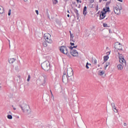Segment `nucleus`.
<instances>
[{
	"mask_svg": "<svg viewBox=\"0 0 128 128\" xmlns=\"http://www.w3.org/2000/svg\"><path fill=\"white\" fill-rule=\"evenodd\" d=\"M41 66L44 70L48 72L50 68V64L48 60H46L41 64Z\"/></svg>",
	"mask_w": 128,
	"mask_h": 128,
	"instance_id": "f257e3e1",
	"label": "nucleus"
},
{
	"mask_svg": "<svg viewBox=\"0 0 128 128\" xmlns=\"http://www.w3.org/2000/svg\"><path fill=\"white\" fill-rule=\"evenodd\" d=\"M20 106L24 112H32L30 106L26 104L20 105Z\"/></svg>",
	"mask_w": 128,
	"mask_h": 128,
	"instance_id": "f03ea898",
	"label": "nucleus"
},
{
	"mask_svg": "<svg viewBox=\"0 0 128 128\" xmlns=\"http://www.w3.org/2000/svg\"><path fill=\"white\" fill-rule=\"evenodd\" d=\"M60 52L62 54H66L68 58H70L72 56H70V54L68 53V48L66 46H62L60 47Z\"/></svg>",
	"mask_w": 128,
	"mask_h": 128,
	"instance_id": "7ed1b4c3",
	"label": "nucleus"
},
{
	"mask_svg": "<svg viewBox=\"0 0 128 128\" xmlns=\"http://www.w3.org/2000/svg\"><path fill=\"white\" fill-rule=\"evenodd\" d=\"M50 34H44V38L48 44H52V40L50 38Z\"/></svg>",
	"mask_w": 128,
	"mask_h": 128,
	"instance_id": "20e7f679",
	"label": "nucleus"
},
{
	"mask_svg": "<svg viewBox=\"0 0 128 128\" xmlns=\"http://www.w3.org/2000/svg\"><path fill=\"white\" fill-rule=\"evenodd\" d=\"M122 10V8L120 7V8H118V7L116 6L114 7V14H118V16H120V10Z\"/></svg>",
	"mask_w": 128,
	"mask_h": 128,
	"instance_id": "39448f33",
	"label": "nucleus"
},
{
	"mask_svg": "<svg viewBox=\"0 0 128 128\" xmlns=\"http://www.w3.org/2000/svg\"><path fill=\"white\" fill-rule=\"evenodd\" d=\"M114 48L118 50H122V46L120 43L117 42L114 45Z\"/></svg>",
	"mask_w": 128,
	"mask_h": 128,
	"instance_id": "423d86ee",
	"label": "nucleus"
},
{
	"mask_svg": "<svg viewBox=\"0 0 128 128\" xmlns=\"http://www.w3.org/2000/svg\"><path fill=\"white\" fill-rule=\"evenodd\" d=\"M67 76L68 78H70L74 76V71L72 68L67 70Z\"/></svg>",
	"mask_w": 128,
	"mask_h": 128,
	"instance_id": "0eeeda50",
	"label": "nucleus"
},
{
	"mask_svg": "<svg viewBox=\"0 0 128 128\" xmlns=\"http://www.w3.org/2000/svg\"><path fill=\"white\" fill-rule=\"evenodd\" d=\"M70 54L72 56H78V52L76 50H70Z\"/></svg>",
	"mask_w": 128,
	"mask_h": 128,
	"instance_id": "6e6552de",
	"label": "nucleus"
},
{
	"mask_svg": "<svg viewBox=\"0 0 128 128\" xmlns=\"http://www.w3.org/2000/svg\"><path fill=\"white\" fill-rule=\"evenodd\" d=\"M62 82H68V76L66 72H64L63 73V76L62 77Z\"/></svg>",
	"mask_w": 128,
	"mask_h": 128,
	"instance_id": "1a4fd4ad",
	"label": "nucleus"
},
{
	"mask_svg": "<svg viewBox=\"0 0 128 128\" xmlns=\"http://www.w3.org/2000/svg\"><path fill=\"white\" fill-rule=\"evenodd\" d=\"M106 18V15L104 14V12L102 11L100 12V20H104Z\"/></svg>",
	"mask_w": 128,
	"mask_h": 128,
	"instance_id": "9d476101",
	"label": "nucleus"
},
{
	"mask_svg": "<svg viewBox=\"0 0 128 128\" xmlns=\"http://www.w3.org/2000/svg\"><path fill=\"white\" fill-rule=\"evenodd\" d=\"M74 12L76 14L77 20H79V18H80V14H78V10L74 8Z\"/></svg>",
	"mask_w": 128,
	"mask_h": 128,
	"instance_id": "9b49d317",
	"label": "nucleus"
},
{
	"mask_svg": "<svg viewBox=\"0 0 128 128\" xmlns=\"http://www.w3.org/2000/svg\"><path fill=\"white\" fill-rule=\"evenodd\" d=\"M120 62L124 66H126V62L124 58L122 59V60H120Z\"/></svg>",
	"mask_w": 128,
	"mask_h": 128,
	"instance_id": "f8f14e48",
	"label": "nucleus"
},
{
	"mask_svg": "<svg viewBox=\"0 0 128 128\" xmlns=\"http://www.w3.org/2000/svg\"><path fill=\"white\" fill-rule=\"evenodd\" d=\"M111 106L112 108V110L114 111V112H118V110H116V108L114 103H112Z\"/></svg>",
	"mask_w": 128,
	"mask_h": 128,
	"instance_id": "ddd939ff",
	"label": "nucleus"
},
{
	"mask_svg": "<svg viewBox=\"0 0 128 128\" xmlns=\"http://www.w3.org/2000/svg\"><path fill=\"white\" fill-rule=\"evenodd\" d=\"M16 62V59L14 58H10L8 59V62L10 64H14Z\"/></svg>",
	"mask_w": 128,
	"mask_h": 128,
	"instance_id": "4468645a",
	"label": "nucleus"
},
{
	"mask_svg": "<svg viewBox=\"0 0 128 128\" xmlns=\"http://www.w3.org/2000/svg\"><path fill=\"white\" fill-rule=\"evenodd\" d=\"M70 42H74V35L72 34V32L70 31Z\"/></svg>",
	"mask_w": 128,
	"mask_h": 128,
	"instance_id": "2eb2a0df",
	"label": "nucleus"
},
{
	"mask_svg": "<svg viewBox=\"0 0 128 128\" xmlns=\"http://www.w3.org/2000/svg\"><path fill=\"white\" fill-rule=\"evenodd\" d=\"M4 12V7L2 6H0V14H2Z\"/></svg>",
	"mask_w": 128,
	"mask_h": 128,
	"instance_id": "dca6fc26",
	"label": "nucleus"
},
{
	"mask_svg": "<svg viewBox=\"0 0 128 128\" xmlns=\"http://www.w3.org/2000/svg\"><path fill=\"white\" fill-rule=\"evenodd\" d=\"M86 14H88V12L86 11V6H84L83 10V14H84V16H86Z\"/></svg>",
	"mask_w": 128,
	"mask_h": 128,
	"instance_id": "f3484780",
	"label": "nucleus"
},
{
	"mask_svg": "<svg viewBox=\"0 0 128 128\" xmlns=\"http://www.w3.org/2000/svg\"><path fill=\"white\" fill-rule=\"evenodd\" d=\"M117 66L118 70H122L124 68L122 67V65L120 64H118Z\"/></svg>",
	"mask_w": 128,
	"mask_h": 128,
	"instance_id": "a211bd4d",
	"label": "nucleus"
},
{
	"mask_svg": "<svg viewBox=\"0 0 128 128\" xmlns=\"http://www.w3.org/2000/svg\"><path fill=\"white\" fill-rule=\"evenodd\" d=\"M42 46L44 47V48H46L48 46V43H46V41H44L42 42Z\"/></svg>",
	"mask_w": 128,
	"mask_h": 128,
	"instance_id": "6ab92c4d",
	"label": "nucleus"
},
{
	"mask_svg": "<svg viewBox=\"0 0 128 128\" xmlns=\"http://www.w3.org/2000/svg\"><path fill=\"white\" fill-rule=\"evenodd\" d=\"M104 74V72L102 70H99V76H102V74Z\"/></svg>",
	"mask_w": 128,
	"mask_h": 128,
	"instance_id": "aec40b11",
	"label": "nucleus"
},
{
	"mask_svg": "<svg viewBox=\"0 0 128 128\" xmlns=\"http://www.w3.org/2000/svg\"><path fill=\"white\" fill-rule=\"evenodd\" d=\"M103 12H103V14L106 16V12H110V11H108V10H106V8H103Z\"/></svg>",
	"mask_w": 128,
	"mask_h": 128,
	"instance_id": "412c9836",
	"label": "nucleus"
},
{
	"mask_svg": "<svg viewBox=\"0 0 128 128\" xmlns=\"http://www.w3.org/2000/svg\"><path fill=\"white\" fill-rule=\"evenodd\" d=\"M46 14L48 18H50V14H48V9H46Z\"/></svg>",
	"mask_w": 128,
	"mask_h": 128,
	"instance_id": "4be33fe9",
	"label": "nucleus"
},
{
	"mask_svg": "<svg viewBox=\"0 0 128 128\" xmlns=\"http://www.w3.org/2000/svg\"><path fill=\"white\" fill-rule=\"evenodd\" d=\"M108 66H110V62H106V64L104 66V70H106V68H108Z\"/></svg>",
	"mask_w": 128,
	"mask_h": 128,
	"instance_id": "5701e85b",
	"label": "nucleus"
},
{
	"mask_svg": "<svg viewBox=\"0 0 128 128\" xmlns=\"http://www.w3.org/2000/svg\"><path fill=\"white\" fill-rule=\"evenodd\" d=\"M108 56H104V62H106V60H108Z\"/></svg>",
	"mask_w": 128,
	"mask_h": 128,
	"instance_id": "b1692460",
	"label": "nucleus"
},
{
	"mask_svg": "<svg viewBox=\"0 0 128 128\" xmlns=\"http://www.w3.org/2000/svg\"><path fill=\"white\" fill-rule=\"evenodd\" d=\"M7 118H8V120H12V116L10 114H8L7 116Z\"/></svg>",
	"mask_w": 128,
	"mask_h": 128,
	"instance_id": "393cba45",
	"label": "nucleus"
},
{
	"mask_svg": "<svg viewBox=\"0 0 128 128\" xmlns=\"http://www.w3.org/2000/svg\"><path fill=\"white\" fill-rule=\"evenodd\" d=\"M118 58H119V62H120V60H124V58L122 56H119Z\"/></svg>",
	"mask_w": 128,
	"mask_h": 128,
	"instance_id": "a878e982",
	"label": "nucleus"
},
{
	"mask_svg": "<svg viewBox=\"0 0 128 128\" xmlns=\"http://www.w3.org/2000/svg\"><path fill=\"white\" fill-rule=\"evenodd\" d=\"M106 10H107V12H110V7L106 6Z\"/></svg>",
	"mask_w": 128,
	"mask_h": 128,
	"instance_id": "bb28decb",
	"label": "nucleus"
},
{
	"mask_svg": "<svg viewBox=\"0 0 128 128\" xmlns=\"http://www.w3.org/2000/svg\"><path fill=\"white\" fill-rule=\"evenodd\" d=\"M52 2L54 4H58V0H52Z\"/></svg>",
	"mask_w": 128,
	"mask_h": 128,
	"instance_id": "cd10ccee",
	"label": "nucleus"
},
{
	"mask_svg": "<svg viewBox=\"0 0 128 128\" xmlns=\"http://www.w3.org/2000/svg\"><path fill=\"white\" fill-rule=\"evenodd\" d=\"M110 2H111V1L106 2V6H110Z\"/></svg>",
	"mask_w": 128,
	"mask_h": 128,
	"instance_id": "c85d7f7f",
	"label": "nucleus"
},
{
	"mask_svg": "<svg viewBox=\"0 0 128 128\" xmlns=\"http://www.w3.org/2000/svg\"><path fill=\"white\" fill-rule=\"evenodd\" d=\"M86 68H87V70H88V68H90V67H88V62H86Z\"/></svg>",
	"mask_w": 128,
	"mask_h": 128,
	"instance_id": "c756f323",
	"label": "nucleus"
},
{
	"mask_svg": "<svg viewBox=\"0 0 128 128\" xmlns=\"http://www.w3.org/2000/svg\"><path fill=\"white\" fill-rule=\"evenodd\" d=\"M43 76L44 78V84H46V75H43Z\"/></svg>",
	"mask_w": 128,
	"mask_h": 128,
	"instance_id": "7c9ffc66",
	"label": "nucleus"
},
{
	"mask_svg": "<svg viewBox=\"0 0 128 128\" xmlns=\"http://www.w3.org/2000/svg\"><path fill=\"white\" fill-rule=\"evenodd\" d=\"M30 76L28 75L27 79V82H30Z\"/></svg>",
	"mask_w": 128,
	"mask_h": 128,
	"instance_id": "2f4dec72",
	"label": "nucleus"
},
{
	"mask_svg": "<svg viewBox=\"0 0 128 128\" xmlns=\"http://www.w3.org/2000/svg\"><path fill=\"white\" fill-rule=\"evenodd\" d=\"M103 26H104V28H108V24H103Z\"/></svg>",
	"mask_w": 128,
	"mask_h": 128,
	"instance_id": "473e14b6",
	"label": "nucleus"
},
{
	"mask_svg": "<svg viewBox=\"0 0 128 128\" xmlns=\"http://www.w3.org/2000/svg\"><path fill=\"white\" fill-rule=\"evenodd\" d=\"M12 12V10H10V9L9 10H8V16H10V12Z\"/></svg>",
	"mask_w": 128,
	"mask_h": 128,
	"instance_id": "72a5a7b5",
	"label": "nucleus"
},
{
	"mask_svg": "<svg viewBox=\"0 0 128 128\" xmlns=\"http://www.w3.org/2000/svg\"><path fill=\"white\" fill-rule=\"evenodd\" d=\"M69 48L70 50H74V47H72V46H70V48Z\"/></svg>",
	"mask_w": 128,
	"mask_h": 128,
	"instance_id": "f704fd0d",
	"label": "nucleus"
},
{
	"mask_svg": "<svg viewBox=\"0 0 128 128\" xmlns=\"http://www.w3.org/2000/svg\"><path fill=\"white\" fill-rule=\"evenodd\" d=\"M98 62L96 61V59L94 60V64H96Z\"/></svg>",
	"mask_w": 128,
	"mask_h": 128,
	"instance_id": "c9c22d12",
	"label": "nucleus"
},
{
	"mask_svg": "<svg viewBox=\"0 0 128 128\" xmlns=\"http://www.w3.org/2000/svg\"><path fill=\"white\" fill-rule=\"evenodd\" d=\"M96 12H98V6H97L96 7Z\"/></svg>",
	"mask_w": 128,
	"mask_h": 128,
	"instance_id": "e433bc0d",
	"label": "nucleus"
},
{
	"mask_svg": "<svg viewBox=\"0 0 128 128\" xmlns=\"http://www.w3.org/2000/svg\"><path fill=\"white\" fill-rule=\"evenodd\" d=\"M78 4L80 2V4H82V0H76Z\"/></svg>",
	"mask_w": 128,
	"mask_h": 128,
	"instance_id": "4c0bfd02",
	"label": "nucleus"
},
{
	"mask_svg": "<svg viewBox=\"0 0 128 128\" xmlns=\"http://www.w3.org/2000/svg\"><path fill=\"white\" fill-rule=\"evenodd\" d=\"M51 98H52V100H54V94H52V95H51Z\"/></svg>",
	"mask_w": 128,
	"mask_h": 128,
	"instance_id": "58836bf2",
	"label": "nucleus"
},
{
	"mask_svg": "<svg viewBox=\"0 0 128 128\" xmlns=\"http://www.w3.org/2000/svg\"><path fill=\"white\" fill-rule=\"evenodd\" d=\"M110 52H106V54H107L108 56H110Z\"/></svg>",
	"mask_w": 128,
	"mask_h": 128,
	"instance_id": "ea45409f",
	"label": "nucleus"
},
{
	"mask_svg": "<svg viewBox=\"0 0 128 128\" xmlns=\"http://www.w3.org/2000/svg\"><path fill=\"white\" fill-rule=\"evenodd\" d=\"M36 14H38V10H36Z\"/></svg>",
	"mask_w": 128,
	"mask_h": 128,
	"instance_id": "a19ab883",
	"label": "nucleus"
},
{
	"mask_svg": "<svg viewBox=\"0 0 128 128\" xmlns=\"http://www.w3.org/2000/svg\"><path fill=\"white\" fill-rule=\"evenodd\" d=\"M70 44L71 46H74V43L70 42Z\"/></svg>",
	"mask_w": 128,
	"mask_h": 128,
	"instance_id": "79ce46f5",
	"label": "nucleus"
},
{
	"mask_svg": "<svg viewBox=\"0 0 128 128\" xmlns=\"http://www.w3.org/2000/svg\"><path fill=\"white\" fill-rule=\"evenodd\" d=\"M78 48V45L73 46V48Z\"/></svg>",
	"mask_w": 128,
	"mask_h": 128,
	"instance_id": "37998d69",
	"label": "nucleus"
},
{
	"mask_svg": "<svg viewBox=\"0 0 128 128\" xmlns=\"http://www.w3.org/2000/svg\"><path fill=\"white\" fill-rule=\"evenodd\" d=\"M12 107L13 108V110H16V108H14V106H12Z\"/></svg>",
	"mask_w": 128,
	"mask_h": 128,
	"instance_id": "c03bdc74",
	"label": "nucleus"
},
{
	"mask_svg": "<svg viewBox=\"0 0 128 128\" xmlns=\"http://www.w3.org/2000/svg\"><path fill=\"white\" fill-rule=\"evenodd\" d=\"M118 2H122V0H117Z\"/></svg>",
	"mask_w": 128,
	"mask_h": 128,
	"instance_id": "a18cd8bd",
	"label": "nucleus"
},
{
	"mask_svg": "<svg viewBox=\"0 0 128 128\" xmlns=\"http://www.w3.org/2000/svg\"><path fill=\"white\" fill-rule=\"evenodd\" d=\"M124 126H126V123H124Z\"/></svg>",
	"mask_w": 128,
	"mask_h": 128,
	"instance_id": "49530a36",
	"label": "nucleus"
},
{
	"mask_svg": "<svg viewBox=\"0 0 128 128\" xmlns=\"http://www.w3.org/2000/svg\"><path fill=\"white\" fill-rule=\"evenodd\" d=\"M118 56H122V54H120V52H118Z\"/></svg>",
	"mask_w": 128,
	"mask_h": 128,
	"instance_id": "de8ad7c7",
	"label": "nucleus"
},
{
	"mask_svg": "<svg viewBox=\"0 0 128 128\" xmlns=\"http://www.w3.org/2000/svg\"><path fill=\"white\" fill-rule=\"evenodd\" d=\"M16 116L17 118H20V116Z\"/></svg>",
	"mask_w": 128,
	"mask_h": 128,
	"instance_id": "09e8293b",
	"label": "nucleus"
},
{
	"mask_svg": "<svg viewBox=\"0 0 128 128\" xmlns=\"http://www.w3.org/2000/svg\"><path fill=\"white\" fill-rule=\"evenodd\" d=\"M8 40V42H9V44H10V40Z\"/></svg>",
	"mask_w": 128,
	"mask_h": 128,
	"instance_id": "8fccbe9b",
	"label": "nucleus"
},
{
	"mask_svg": "<svg viewBox=\"0 0 128 128\" xmlns=\"http://www.w3.org/2000/svg\"><path fill=\"white\" fill-rule=\"evenodd\" d=\"M67 16H68V18H70V15H69V14H68L67 15Z\"/></svg>",
	"mask_w": 128,
	"mask_h": 128,
	"instance_id": "3c124183",
	"label": "nucleus"
},
{
	"mask_svg": "<svg viewBox=\"0 0 128 128\" xmlns=\"http://www.w3.org/2000/svg\"><path fill=\"white\" fill-rule=\"evenodd\" d=\"M50 94H51V95H52V90H50Z\"/></svg>",
	"mask_w": 128,
	"mask_h": 128,
	"instance_id": "603ef678",
	"label": "nucleus"
},
{
	"mask_svg": "<svg viewBox=\"0 0 128 128\" xmlns=\"http://www.w3.org/2000/svg\"><path fill=\"white\" fill-rule=\"evenodd\" d=\"M102 0H99V2H102Z\"/></svg>",
	"mask_w": 128,
	"mask_h": 128,
	"instance_id": "864d4df0",
	"label": "nucleus"
},
{
	"mask_svg": "<svg viewBox=\"0 0 128 128\" xmlns=\"http://www.w3.org/2000/svg\"><path fill=\"white\" fill-rule=\"evenodd\" d=\"M72 4H76V2H74L72 3Z\"/></svg>",
	"mask_w": 128,
	"mask_h": 128,
	"instance_id": "5fc2aeb1",
	"label": "nucleus"
},
{
	"mask_svg": "<svg viewBox=\"0 0 128 128\" xmlns=\"http://www.w3.org/2000/svg\"><path fill=\"white\" fill-rule=\"evenodd\" d=\"M67 12H68V14H70V10H67Z\"/></svg>",
	"mask_w": 128,
	"mask_h": 128,
	"instance_id": "6e6d98bb",
	"label": "nucleus"
},
{
	"mask_svg": "<svg viewBox=\"0 0 128 128\" xmlns=\"http://www.w3.org/2000/svg\"><path fill=\"white\" fill-rule=\"evenodd\" d=\"M98 66L100 67V64H98Z\"/></svg>",
	"mask_w": 128,
	"mask_h": 128,
	"instance_id": "4d7b16f0",
	"label": "nucleus"
},
{
	"mask_svg": "<svg viewBox=\"0 0 128 128\" xmlns=\"http://www.w3.org/2000/svg\"><path fill=\"white\" fill-rule=\"evenodd\" d=\"M24 2H28V0H24Z\"/></svg>",
	"mask_w": 128,
	"mask_h": 128,
	"instance_id": "13d9d810",
	"label": "nucleus"
},
{
	"mask_svg": "<svg viewBox=\"0 0 128 128\" xmlns=\"http://www.w3.org/2000/svg\"><path fill=\"white\" fill-rule=\"evenodd\" d=\"M103 0L105 2H108V0Z\"/></svg>",
	"mask_w": 128,
	"mask_h": 128,
	"instance_id": "bf43d9fd",
	"label": "nucleus"
},
{
	"mask_svg": "<svg viewBox=\"0 0 128 128\" xmlns=\"http://www.w3.org/2000/svg\"><path fill=\"white\" fill-rule=\"evenodd\" d=\"M100 11L98 12V14H100Z\"/></svg>",
	"mask_w": 128,
	"mask_h": 128,
	"instance_id": "052dcab7",
	"label": "nucleus"
},
{
	"mask_svg": "<svg viewBox=\"0 0 128 128\" xmlns=\"http://www.w3.org/2000/svg\"><path fill=\"white\" fill-rule=\"evenodd\" d=\"M88 65H89V66H92V64H88Z\"/></svg>",
	"mask_w": 128,
	"mask_h": 128,
	"instance_id": "680f3d73",
	"label": "nucleus"
},
{
	"mask_svg": "<svg viewBox=\"0 0 128 128\" xmlns=\"http://www.w3.org/2000/svg\"><path fill=\"white\" fill-rule=\"evenodd\" d=\"M78 8H80V6H79Z\"/></svg>",
	"mask_w": 128,
	"mask_h": 128,
	"instance_id": "e2e57ef3",
	"label": "nucleus"
},
{
	"mask_svg": "<svg viewBox=\"0 0 128 128\" xmlns=\"http://www.w3.org/2000/svg\"><path fill=\"white\" fill-rule=\"evenodd\" d=\"M106 20H108V18H106Z\"/></svg>",
	"mask_w": 128,
	"mask_h": 128,
	"instance_id": "0e129e2a",
	"label": "nucleus"
},
{
	"mask_svg": "<svg viewBox=\"0 0 128 128\" xmlns=\"http://www.w3.org/2000/svg\"><path fill=\"white\" fill-rule=\"evenodd\" d=\"M110 2H112V0H110Z\"/></svg>",
	"mask_w": 128,
	"mask_h": 128,
	"instance_id": "69168bd1",
	"label": "nucleus"
},
{
	"mask_svg": "<svg viewBox=\"0 0 128 128\" xmlns=\"http://www.w3.org/2000/svg\"><path fill=\"white\" fill-rule=\"evenodd\" d=\"M100 68V70H102V68Z\"/></svg>",
	"mask_w": 128,
	"mask_h": 128,
	"instance_id": "338daca9",
	"label": "nucleus"
},
{
	"mask_svg": "<svg viewBox=\"0 0 128 128\" xmlns=\"http://www.w3.org/2000/svg\"><path fill=\"white\" fill-rule=\"evenodd\" d=\"M0 88H2V86H0Z\"/></svg>",
	"mask_w": 128,
	"mask_h": 128,
	"instance_id": "774afa93",
	"label": "nucleus"
}]
</instances>
